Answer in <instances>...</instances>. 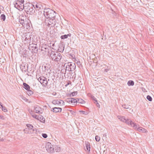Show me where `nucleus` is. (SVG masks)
<instances>
[{"label": "nucleus", "instance_id": "nucleus-24", "mask_svg": "<svg viewBox=\"0 0 154 154\" xmlns=\"http://www.w3.org/2000/svg\"><path fill=\"white\" fill-rule=\"evenodd\" d=\"M54 148L56 152H60L61 149V148L60 147L57 146H55Z\"/></svg>", "mask_w": 154, "mask_h": 154}, {"label": "nucleus", "instance_id": "nucleus-34", "mask_svg": "<svg viewBox=\"0 0 154 154\" xmlns=\"http://www.w3.org/2000/svg\"><path fill=\"white\" fill-rule=\"evenodd\" d=\"M122 106L125 109H128L129 108V106L126 105H122Z\"/></svg>", "mask_w": 154, "mask_h": 154}, {"label": "nucleus", "instance_id": "nucleus-1", "mask_svg": "<svg viewBox=\"0 0 154 154\" xmlns=\"http://www.w3.org/2000/svg\"><path fill=\"white\" fill-rule=\"evenodd\" d=\"M45 51H48V52L49 53H51L50 56L52 60L55 61H60L62 58V56L61 54L58 52H55V51H53L51 50L50 49L49 50L48 48H45Z\"/></svg>", "mask_w": 154, "mask_h": 154}, {"label": "nucleus", "instance_id": "nucleus-18", "mask_svg": "<svg viewBox=\"0 0 154 154\" xmlns=\"http://www.w3.org/2000/svg\"><path fill=\"white\" fill-rule=\"evenodd\" d=\"M32 116L33 118H34L38 120L41 121V117H40V116H38L35 114H33L32 115Z\"/></svg>", "mask_w": 154, "mask_h": 154}, {"label": "nucleus", "instance_id": "nucleus-25", "mask_svg": "<svg viewBox=\"0 0 154 154\" xmlns=\"http://www.w3.org/2000/svg\"><path fill=\"white\" fill-rule=\"evenodd\" d=\"M64 47L62 45L60 46L58 48V51L60 52H63L64 50Z\"/></svg>", "mask_w": 154, "mask_h": 154}, {"label": "nucleus", "instance_id": "nucleus-12", "mask_svg": "<svg viewBox=\"0 0 154 154\" xmlns=\"http://www.w3.org/2000/svg\"><path fill=\"white\" fill-rule=\"evenodd\" d=\"M20 69L23 72H26L28 70V65L24 64L23 65H21L20 66Z\"/></svg>", "mask_w": 154, "mask_h": 154}, {"label": "nucleus", "instance_id": "nucleus-42", "mask_svg": "<svg viewBox=\"0 0 154 154\" xmlns=\"http://www.w3.org/2000/svg\"><path fill=\"white\" fill-rule=\"evenodd\" d=\"M96 104H97V107H100V105L98 103V102H96Z\"/></svg>", "mask_w": 154, "mask_h": 154}, {"label": "nucleus", "instance_id": "nucleus-2", "mask_svg": "<svg viewBox=\"0 0 154 154\" xmlns=\"http://www.w3.org/2000/svg\"><path fill=\"white\" fill-rule=\"evenodd\" d=\"M117 117L121 121L125 123L128 125H130L131 126L133 127L134 129L137 128V125H136V124L134 122H133L130 119H126L125 117L121 116H118Z\"/></svg>", "mask_w": 154, "mask_h": 154}, {"label": "nucleus", "instance_id": "nucleus-7", "mask_svg": "<svg viewBox=\"0 0 154 154\" xmlns=\"http://www.w3.org/2000/svg\"><path fill=\"white\" fill-rule=\"evenodd\" d=\"M45 148L47 152L50 153H53L54 152V146L49 142L46 143Z\"/></svg>", "mask_w": 154, "mask_h": 154}, {"label": "nucleus", "instance_id": "nucleus-6", "mask_svg": "<svg viewBox=\"0 0 154 154\" xmlns=\"http://www.w3.org/2000/svg\"><path fill=\"white\" fill-rule=\"evenodd\" d=\"M45 24L49 27H51L55 26L56 22L55 18L49 19L47 18L45 20Z\"/></svg>", "mask_w": 154, "mask_h": 154}, {"label": "nucleus", "instance_id": "nucleus-15", "mask_svg": "<svg viewBox=\"0 0 154 154\" xmlns=\"http://www.w3.org/2000/svg\"><path fill=\"white\" fill-rule=\"evenodd\" d=\"M136 125H137V128L136 129H137V131L144 133H146L147 132V130L143 128L142 127L137 128V125L136 124Z\"/></svg>", "mask_w": 154, "mask_h": 154}, {"label": "nucleus", "instance_id": "nucleus-38", "mask_svg": "<svg viewBox=\"0 0 154 154\" xmlns=\"http://www.w3.org/2000/svg\"><path fill=\"white\" fill-rule=\"evenodd\" d=\"M71 73L70 72L68 73H67V76H68L67 78L68 79H71Z\"/></svg>", "mask_w": 154, "mask_h": 154}, {"label": "nucleus", "instance_id": "nucleus-21", "mask_svg": "<svg viewBox=\"0 0 154 154\" xmlns=\"http://www.w3.org/2000/svg\"><path fill=\"white\" fill-rule=\"evenodd\" d=\"M85 146H86V147L87 150L88 151H89L90 150V143L88 142L87 143H86Z\"/></svg>", "mask_w": 154, "mask_h": 154}, {"label": "nucleus", "instance_id": "nucleus-11", "mask_svg": "<svg viewBox=\"0 0 154 154\" xmlns=\"http://www.w3.org/2000/svg\"><path fill=\"white\" fill-rule=\"evenodd\" d=\"M26 11L27 12V14H32L34 12V9L33 8V6H29L26 9Z\"/></svg>", "mask_w": 154, "mask_h": 154}, {"label": "nucleus", "instance_id": "nucleus-22", "mask_svg": "<svg viewBox=\"0 0 154 154\" xmlns=\"http://www.w3.org/2000/svg\"><path fill=\"white\" fill-rule=\"evenodd\" d=\"M66 70H67L66 69H66H65V68L61 70V73H62V74H64L63 76H65V74H66Z\"/></svg>", "mask_w": 154, "mask_h": 154}, {"label": "nucleus", "instance_id": "nucleus-43", "mask_svg": "<svg viewBox=\"0 0 154 154\" xmlns=\"http://www.w3.org/2000/svg\"><path fill=\"white\" fill-rule=\"evenodd\" d=\"M71 112L72 114H73V113H74V112L73 111L71 110Z\"/></svg>", "mask_w": 154, "mask_h": 154}, {"label": "nucleus", "instance_id": "nucleus-23", "mask_svg": "<svg viewBox=\"0 0 154 154\" xmlns=\"http://www.w3.org/2000/svg\"><path fill=\"white\" fill-rule=\"evenodd\" d=\"M24 133L26 134H31V132L29 131V129L27 128H26L24 130Z\"/></svg>", "mask_w": 154, "mask_h": 154}, {"label": "nucleus", "instance_id": "nucleus-33", "mask_svg": "<svg viewBox=\"0 0 154 154\" xmlns=\"http://www.w3.org/2000/svg\"><path fill=\"white\" fill-rule=\"evenodd\" d=\"M28 91V95H31L33 94V92L32 91L30 90V89H29V90H27Z\"/></svg>", "mask_w": 154, "mask_h": 154}, {"label": "nucleus", "instance_id": "nucleus-44", "mask_svg": "<svg viewBox=\"0 0 154 154\" xmlns=\"http://www.w3.org/2000/svg\"><path fill=\"white\" fill-rule=\"evenodd\" d=\"M108 70L107 69H105V71L106 72H107Z\"/></svg>", "mask_w": 154, "mask_h": 154}, {"label": "nucleus", "instance_id": "nucleus-29", "mask_svg": "<svg viewBox=\"0 0 154 154\" xmlns=\"http://www.w3.org/2000/svg\"><path fill=\"white\" fill-rule=\"evenodd\" d=\"M0 17L1 19L3 21H5V20L6 17L5 15L4 14H2L1 15Z\"/></svg>", "mask_w": 154, "mask_h": 154}, {"label": "nucleus", "instance_id": "nucleus-26", "mask_svg": "<svg viewBox=\"0 0 154 154\" xmlns=\"http://www.w3.org/2000/svg\"><path fill=\"white\" fill-rule=\"evenodd\" d=\"M127 84L128 86H133L134 84V82L133 81L130 80L128 82Z\"/></svg>", "mask_w": 154, "mask_h": 154}, {"label": "nucleus", "instance_id": "nucleus-39", "mask_svg": "<svg viewBox=\"0 0 154 154\" xmlns=\"http://www.w3.org/2000/svg\"><path fill=\"white\" fill-rule=\"evenodd\" d=\"M91 98L94 100L96 102H97V100L96 98L93 96L92 95L91 97Z\"/></svg>", "mask_w": 154, "mask_h": 154}, {"label": "nucleus", "instance_id": "nucleus-36", "mask_svg": "<svg viewBox=\"0 0 154 154\" xmlns=\"http://www.w3.org/2000/svg\"><path fill=\"white\" fill-rule=\"evenodd\" d=\"M95 140L97 141H99L100 140V137L98 136H95Z\"/></svg>", "mask_w": 154, "mask_h": 154}, {"label": "nucleus", "instance_id": "nucleus-35", "mask_svg": "<svg viewBox=\"0 0 154 154\" xmlns=\"http://www.w3.org/2000/svg\"><path fill=\"white\" fill-rule=\"evenodd\" d=\"M146 98L149 101H152V99L151 97L149 95H148L146 97Z\"/></svg>", "mask_w": 154, "mask_h": 154}, {"label": "nucleus", "instance_id": "nucleus-37", "mask_svg": "<svg viewBox=\"0 0 154 154\" xmlns=\"http://www.w3.org/2000/svg\"><path fill=\"white\" fill-rule=\"evenodd\" d=\"M24 27H25L27 29H28L29 27V23H27V22L25 23V26H23Z\"/></svg>", "mask_w": 154, "mask_h": 154}, {"label": "nucleus", "instance_id": "nucleus-32", "mask_svg": "<svg viewBox=\"0 0 154 154\" xmlns=\"http://www.w3.org/2000/svg\"><path fill=\"white\" fill-rule=\"evenodd\" d=\"M40 117H41V122H42L43 123H44L45 122V118L43 117L42 116H40Z\"/></svg>", "mask_w": 154, "mask_h": 154}, {"label": "nucleus", "instance_id": "nucleus-16", "mask_svg": "<svg viewBox=\"0 0 154 154\" xmlns=\"http://www.w3.org/2000/svg\"><path fill=\"white\" fill-rule=\"evenodd\" d=\"M52 111L55 112H60L62 111V109L60 107H54L53 108Z\"/></svg>", "mask_w": 154, "mask_h": 154}, {"label": "nucleus", "instance_id": "nucleus-3", "mask_svg": "<svg viewBox=\"0 0 154 154\" xmlns=\"http://www.w3.org/2000/svg\"><path fill=\"white\" fill-rule=\"evenodd\" d=\"M44 14L46 17L49 19L54 18L56 17L55 12L50 9L44 10Z\"/></svg>", "mask_w": 154, "mask_h": 154}, {"label": "nucleus", "instance_id": "nucleus-30", "mask_svg": "<svg viewBox=\"0 0 154 154\" xmlns=\"http://www.w3.org/2000/svg\"><path fill=\"white\" fill-rule=\"evenodd\" d=\"M77 94V91H75L74 92H72L71 94H69L70 97H72L75 96Z\"/></svg>", "mask_w": 154, "mask_h": 154}, {"label": "nucleus", "instance_id": "nucleus-4", "mask_svg": "<svg viewBox=\"0 0 154 154\" xmlns=\"http://www.w3.org/2000/svg\"><path fill=\"white\" fill-rule=\"evenodd\" d=\"M24 0H18L14 4L15 7L19 10H22L24 8Z\"/></svg>", "mask_w": 154, "mask_h": 154}, {"label": "nucleus", "instance_id": "nucleus-31", "mask_svg": "<svg viewBox=\"0 0 154 154\" xmlns=\"http://www.w3.org/2000/svg\"><path fill=\"white\" fill-rule=\"evenodd\" d=\"M78 102L79 103L82 104L84 103H85V102L84 100H83L82 99H78Z\"/></svg>", "mask_w": 154, "mask_h": 154}, {"label": "nucleus", "instance_id": "nucleus-10", "mask_svg": "<svg viewBox=\"0 0 154 154\" xmlns=\"http://www.w3.org/2000/svg\"><path fill=\"white\" fill-rule=\"evenodd\" d=\"M66 101L67 103H75L77 102L76 99L71 97L67 98L66 99Z\"/></svg>", "mask_w": 154, "mask_h": 154}, {"label": "nucleus", "instance_id": "nucleus-45", "mask_svg": "<svg viewBox=\"0 0 154 154\" xmlns=\"http://www.w3.org/2000/svg\"><path fill=\"white\" fill-rule=\"evenodd\" d=\"M0 105H1H1H2V103H1L0 102Z\"/></svg>", "mask_w": 154, "mask_h": 154}, {"label": "nucleus", "instance_id": "nucleus-13", "mask_svg": "<svg viewBox=\"0 0 154 154\" xmlns=\"http://www.w3.org/2000/svg\"><path fill=\"white\" fill-rule=\"evenodd\" d=\"M31 6H33V7L35 8H36L37 10H39L42 7V5L39 3H34L33 4H31Z\"/></svg>", "mask_w": 154, "mask_h": 154}, {"label": "nucleus", "instance_id": "nucleus-9", "mask_svg": "<svg viewBox=\"0 0 154 154\" xmlns=\"http://www.w3.org/2000/svg\"><path fill=\"white\" fill-rule=\"evenodd\" d=\"M29 131L31 132V134L35 135L37 132V130L35 128H34L32 125L30 124H27L26 125Z\"/></svg>", "mask_w": 154, "mask_h": 154}, {"label": "nucleus", "instance_id": "nucleus-8", "mask_svg": "<svg viewBox=\"0 0 154 154\" xmlns=\"http://www.w3.org/2000/svg\"><path fill=\"white\" fill-rule=\"evenodd\" d=\"M38 81L43 86L46 87L48 84L47 79L43 76H40L38 79Z\"/></svg>", "mask_w": 154, "mask_h": 154}, {"label": "nucleus", "instance_id": "nucleus-47", "mask_svg": "<svg viewBox=\"0 0 154 154\" xmlns=\"http://www.w3.org/2000/svg\"><path fill=\"white\" fill-rule=\"evenodd\" d=\"M35 48H36V46H35Z\"/></svg>", "mask_w": 154, "mask_h": 154}, {"label": "nucleus", "instance_id": "nucleus-5", "mask_svg": "<svg viewBox=\"0 0 154 154\" xmlns=\"http://www.w3.org/2000/svg\"><path fill=\"white\" fill-rule=\"evenodd\" d=\"M66 66V69L69 71H73L76 68V65L74 63L68 62L66 63L64 65V66Z\"/></svg>", "mask_w": 154, "mask_h": 154}, {"label": "nucleus", "instance_id": "nucleus-46", "mask_svg": "<svg viewBox=\"0 0 154 154\" xmlns=\"http://www.w3.org/2000/svg\"><path fill=\"white\" fill-rule=\"evenodd\" d=\"M1 10H0V14H1Z\"/></svg>", "mask_w": 154, "mask_h": 154}, {"label": "nucleus", "instance_id": "nucleus-27", "mask_svg": "<svg viewBox=\"0 0 154 154\" xmlns=\"http://www.w3.org/2000/svg\"><path fill=\"white\" fill-rule=\"evenodd\" d=\"M19 21L23 26H25V23L26 22L24 20L21 19Z\"/></svg>", "mask_w": 154, "mask_h": 154}, {"label": "nucleus", "instance_id": "nucleus-17", "mask_svg": "<svg viewBox=\"0 0 154 154\" xmlns=\"http://www.w3.org/2000/svg\"><path fill=\"white\" fill-rule=\"evenodd\" d=\"M41 110V108L38 106H35L34 107V110L35 112L37 113H40V111Z\"/></svg>", "mask_w": 154, "mask_h": 154}, {"label": "nucleus", "instance_id": "nucleus-19", "mask_svg": "<svg viewBox=\"0 0 154 154\" xmlns=\"http://www.w3.org/2000/svg\"><path fill=\"white\" fill-rule=\"evenodd\" d=\"M71 36V34L69 33V34H68L67 35H65L61 36V38L62 39H64L65 38H67L68 36L70 37Z\"/></svg>", "mask_w": 154, "mask_h": 154}, {"label": "nucleus", "instance_id": "nucleus-40", "mask_svg": "<svg viewBox=\"0 0 154 154\" xmlns=\"http://www.w3.org/2000/svg\"><path fill=\"white\" fill-rule=\"evenodd\" d=\"M42 136L44 138H46L48 137V135L46 134H42Z\"/></svg>", "mask_w": 154, "mask_h": 154}, {"label": "nucleus", "instance_id": "nucleus-41", "mask_svg": "<svg viewBox=\"0 0 154 154\" xmlns=\"http://www.w3.org/2000/svg\"><path fill=\"white\" fill-rule=\"evenodd\" d=\"M80 112L83 114H86V112L84 111H80Z\"/></svg>", "mask_w": 154, "mask_h": 154}, {"label": "nucleus", "instance_id": "nucleus-28", "mask_svg": "<svg viewBox=\"0 0 154 154\" xmlns=\"http://www.w3.org/2000/svg\"><path fill=\"white\" fill-rule=\"evenodd\" d=\"M1 107L2 110L3 111L5 112H7L8 111V110L6 108L5 106H4L2 105H1Z\"/></svg>", "mask_w": 154, "mask_h": 154}, {"label": "nucleus", "instance_id": "nucleus-14", "mask_svg": "<svg viewBox=\"0 0 154 154\" xmlns=\"http://www.w3.org/2000/svg\"><path fill=\"white\" fill-rule=\"evenodd\" d=\"M53 103L54 104H57L60 105H64V102L62 100H55L53 102Z\"/></svg>", "mask_w": 154, "mask_h": 154}, {"label": "nucleus", "instance_id": "nucleus-20", "mask_svg": "<svg viewBox=\"0 0 154 154\" xmlns=\"http://www.w3.org/2000/svg\"><path fill=\"white\" fill-rule=\"evenodd\" d=\"M23 85L24 86V88L26 90H29L30 89V86L27 84L25 83H23Z\"/></svg>", "mask_w": 154, "mask_h": 154}]
</instances>
